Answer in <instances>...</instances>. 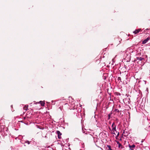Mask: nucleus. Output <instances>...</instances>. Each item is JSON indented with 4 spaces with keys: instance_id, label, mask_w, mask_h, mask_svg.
Instances as JSON below:
<instances>
[{
    "instance_id": "f257e3e1",
    "label": "nucleus",
    "mask_w": 150,
    "mask_h": 150,
    "mask_svg": "<svg viewBox=\"0 0 150 150\" xmlns=\"http://www.w3.org/2000/svg\"><path fill=\"white\" fill-rule=\"evenodd\" d=\"M128 146L129 149L131 150H134L135 147V145L134 144H132V145L129 144Z\"/></svg>"
},
{
    "instance_id": "f03ea898",
    "label": "nucleus",
    "mask_w": 150,
    "mask_h": 150,
    "mask_svg": "<svg viewBox=\"0 0 150 150\" xmlns=\"http://www.w3.org/2000/svg\"><path fill=\"white\" fill-rule=\"evenodd\" d=\"M57 133L58 134V137L59 139H60L61 138V135H62V133L59 131H57Z\"/></svg>"
},
{
    "instance_id": "7ed1b4c3",
    "label": "nucleus",
    "mask_w": 150,
    "mask_h": 150,
    "mask_svg": "<svg viewBox=\"0 0 150 150\" xmlns=\"http://www.w3.org/2000/svg\"><path fill=\"white\" fill-rule=\"evenodd\" d=\"M150 39L149 37L147 38L146 39L144 40V41H143L142 42V43L143 44H145Z\"/></svg>"
},
{
    "instance_id": "20e7f679",
    "label": "nucleus",
    "mask_w": 150,
    "mask_h": 150,
    "mask_svg": "<svg viewBox=\"0 0 150 150\" xmlns=\"http://www.w3.org/2000/svg\"><path fill=\"white\" fill-rule=\"evenodd\" d=\"M37 103H40L41 105V106H44V105L45 104V103L44 101H40L39 102H38L37 103H36L35 104H37Z\"/></svg>"
},
{
    "instance_id": "39448f33",
    "label": "nucleus",
    "mask_w": 150,
    "mask_h": 150,
    "mask_svg": "<svg viewBox=\"0 0 150 150\" xmlns=\"http://www.w3.org/2000/svg\"><path fill=\"white\" fill-rule=\"evenodd\" d=\"M141 30V29H138L137 30H136L134 31L133 32V33H134L135 34H137L139 32H140Z\"/></svg>"
},
{
    "instance_id": "423d86ee",
    "label": "nucleus",
    "mask_w": 150,
    "mask_h": 150,
    "mask_svg": "<svg viewBox=\"0 0 150 150\" xmlns=\"http://www.w3.org/2000/svg\"><path fill=\"white\" fill-rule=\"evenodd\" d=\"M137 60H139V61H142L144 59L143 58H142V57H137Z\"/></svg>"
},
{
    "instance_id": "0eeeda50",
    "label": "nucleus",
    "mask_w": 150,
    "mask_h": 150,
    "mask_svg": "<svg viewBox=\"0 0 150 150\" xmlns=\"http://www.w3.org/2000/svg\"><path fill=\"white\" fill-rule=\"evenodd\" d=\"M118 147L120 148H121V149H122L123 148V146H122V144L120 143L119 142H118Z\"/></svg>"
},
{
    "instance_id": "6e6552de",
    "label": "nucleus",
    "mask_w": 150,
    "mask_h": 150,
    "mask_svg": "<svg viewBox=\"0 0 150 150\" xmlns=\"http://www.w3.org/2000/svg\"><path fill=\"white\" fill-rule=\"evenodd\" d=\"M107 150H112L111 149V147L110 145H107Z\"/></svg>"
},
{
    "instance_id": "1a4fd4ad",
    "label": "nucleus",
    "mask_w": 150,
    "mask_h": 150,
    "mask_svg": "<svg viewBox=\"0 0 150 150\" xmlns=\"http://www.w3.org/2000/svg\"><path fill=\"white\" fill-rule=\"evenodd\" d=\"M112 130H113V134H115L114 132V131H116V126H115L114 128H113Z\"/></svg>"
},
{
    "instance_id": "9d476101",
    "label": "nucleus",
    "mask_w": 150,
    "mask_h": 150,
    "mask_svg": "<svg viewBox=\"0 0 150 150\" xmlns=\"http://www.w3.org/2000/svg\"><path fill=\"white\" fill-rule=\"evenodd\" d=\"M111 114H112V113H110L109 114H108V119H110V116H111Z\"/></svg>"
},
{
    "instance_id": "9b49d317",
    "label": "nucleus",
    "mask_w": 150,
    "mask_h": 150,
    "mask_svg": "<svg viewBox=\"0 0 150 150\" xmlns=\"http://www.w3.org/2000/svg\"><path fill=\"white\" fill-rule=\"evenodd\" d=\"M115 126V123L114 122L112 123V128H114Z\"/></svg>"
},
{
    "instance_id": "f8f14e48",
    "label": "nucleus",
    "mask_w": 150,
    "mask_h": 150,
    "mask_svg": "<svg viewBox=\"0 0 150 150\" xmlns=\"http://www.w3.org/2000/svg\"><path fill=\"white\" fill-rule=\"evenodd\" d=\"M23 109L24 110H28V108L26 107H24Z\"/></svg>"
},
{
    "instance_id": "ddd939ff",
    "label": "nucleus",
    "mask_w": 150,
    "mask_h": 150,
    "mask_svg": "<svg viewBox=\"0 0 150 150\" xmlns=\"http://www.w3.org/2000/svg\"><path fill=\"white\" fill-rule=\"evenodd\" d=\"M118 80L122 82L121 78L120 77H118Z\"/></svg>"
},
{
    "instance_id": "4468645a",
    "label": "nucleus",
    "mask_w": 150,
    "mask_h": 150,
    "mask_svg": "<svg viewBox=\"0 0 150 150\" xmlns=\"http://www.w3.org/2000/svg\"><path fill=\"white\" fill-rule=\"evenodd\" d=\"M115 111L117 112H119V110L117 109H115Z\"/></svg>"
},
{
    "instance_id": "2eb2a0df",
    "label": "nucleus",
    "mask_w": 150,
    "mask_h": 150,
    "mask_svg": "<svg viewBox=\"0 0 150 150\" xmlns=\"http://www.w3.org/2000/svg\"><path fill=\"white\" fill-rule=\"evenodd\" d=\"M27 143L28 144H30V142L29 141H27Z\"/></svg>"
},
{
    "instance_id": "dca6fc26",
    "label": "nucleus",
    "mask_w": 150,
    "mask_h": 150,
    "mask_svg": "<svg viewBox=\"0 0 150 150\" xmlns=\"http://www.w3.org/2000/svg\"><path fill=\"white\" fill-rule=\"evenodd\" d=\"M125 131H124V132H123V134H125Z\"/></svg>"
},
{
    "instance_id": "f3484780",
    "label": "nucleus",
    "mask_w": 150,
    "mask_h": 150,
    "mask_svg": "<svg viewBox=\"0 0 150 150\" xmlns=\"http://www.w3.org/2000/svg\"><path fill=\"white\" fill-rule=\"evenodd\" d=\"M119 135V133H118V135Z\"/></svg>"
}]
</instances>
